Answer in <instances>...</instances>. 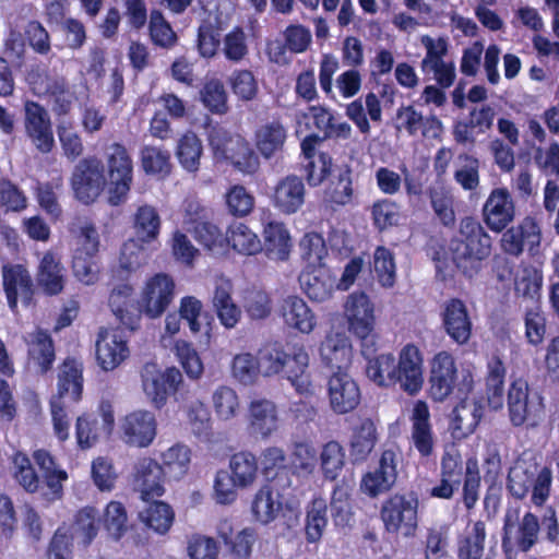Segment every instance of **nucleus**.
<instances>
[{"label": "nucleus", "mask_w": 559, "mask_h": 559, "mask_svg": "<svg viewBox=\"0 0 559 559\" xmlns=\"http://www.w3.org/2000/svg\"><path fill=\"white\" fill-rule=\"evenodd\" d=\"M108 202L117 206L126 202L133 180V162L124 145L112 143L106 153Z\"/></svg>", "instance_id": "obj_4"}, {"label": "nucleus", "mask_w": 559, "mask_h": 559, "mask_svg": "<svg viewBox=\"0 0 559 559\" xmlns=\"http://www.w3.org/2000/svg\"><path fill=\"white\" fill-rule=\"evenodd\" d=\"M273 205L283 214H294L305 202V185L297 176H287L275 187Z\"/></svg>", "instance_id": "obj_28"}, {"label": "nucleus", "mask_w": 559, "mask_h": 559, "mask_svg": "<svg viewBox=\"0 0 559 559\" xmlns=\"http://www.w3.org/2000/svg\"><path fill=\"white\" fill-rule=\"evenodd\" d=\"M141 382L143 392L156 408L166 404L169 394H174L177 402L187 401L189 391L185 390L182 374L176 367L162 371L156 364L147 362L141 370Z\"/></svg>", "instance_id": "obj_2"}, {"label": "nucleus", "mask_w": 559, "mask_h": 559, "mask_svg": "<svg viewBox=\"0 0 559 559\" xmlns=\"http://www.w3.org/2000/svg\"><path fill=\"white\" fill-rule=\"evenodd\" d=\"M320 357L330 369L346 371L353 359V347L346 333L333 330L328 332L320 345Z\"/></svg>", "instance_id": "obj_21"}, {"label": "nucleus", "mask_w": 559, "mask_h": 559, "mask_svg": "<svg viewBox=\"0 0 559 559\" xmlns=\"http://www.w3.org/2000/svg\"><path fill=\"white\" fill-rule=\"evenodd\" d=\"M129 356L127 341L118 330L100 329L96 341V357L104 370H114Z\"/></svg>", "instance_id": "obj_22"}, {"label": "nucleus", "mask_w": 559, "mask_h": 559, "mask_svg": "<svg viewBox=\"0 0 559 559\" xmlns=\"http://www.w3.org/2000/svg\"><path fill=\"white\" fill-rule=\"evenodd\" d=\"M70 231L76 238L74 254L96 257L99 250V235L94 224L86 218H76L70 226Z\"/></svg>", "instance_id": "obj_38"}, {"label": "nucleus", "mask_w": 559, "mask_h": 559, "mask_svg": "<svg viewBox=\"0 0 559 559\" xmlns=\"http://www.w3.org/2000/svg\"><path fill=\"white\" fill-rule=\"evenodd\" d=\"M122 440L130 447L146 448L155 439L157 423L155 415L146 409L127 414L120 424Z\"/></svg>", "instance_id": "obj_13"}, {"label": "nucleus", "mask_w": 559, "mask_h": 559, "mask_svg": "<svg viewBox=\"0 0 559 559\" xmlns=\"http://www.w3.org/2000/svg\"><path fill=\"white\" fill-rule=\"evenodd\" d=\"M212 405L216 417L224 421L234 419L240 411L237 392L227 385H221L213 392Z\"/></svg>", "instance_id": "obj_49"}, {"label": "nucleus", "mask_w": 559, "mask_h": 559, "mask_svg": "<svg viewBox=\"0 0 559 559\" xmlns=\"http://www.w3.org/2000/svg\"><path fill=\"white\" fill-rule=\"evenodd\" d=\"M409 421L411 441L421 457H428L435 450V438L430 423V412L427 403L421 400L414 402Z\"/></svg>", "instance_id": "obj_20"}, {"label": "nucleus", "mask_w": 559, "mask_h": 559, "mask_svg": "<svg viewBox=\"0 0 559 559\" xmlns=\"http://www.w3.org/2000/svg\"><path fill=\"white\" fill-rule=\"evenodd\" d=\"M27 207L25 193L12 181L0 179V209L8 212H22Z\"/></svg>", "instance_id": "obj_64"}, {"label": "nucleus", "mask_w": 559, "mask_h": 559, "mask_svg": "<svg viewBox=\"0 0 559 559\" xmlns=\"http://www.w3.org/2000/svg\"><path fill=\"white\" fill-rule=\"evenodd\" d=\"M278 427L276 405L266 399L252 400L248 406V428L254 436L269 438Z\"/></svg>", "instance_id": "obj_27"}, {"label": "nucleus", "mask_w": 559, "mask_h": 559, "mask_svg": "<svg viewBox=\"0 0 559 559\" xmlns=\"http://www.w3.org/2000/svg\"><path fill=\"white\" fill-rule=\"evenodd\" d=\"M227 245L240 254L253 255L262 250L258 235L242 223H235L227 231Z\"/></svg>", "instance_id": "obj_40"}, {"label": "nucleus", "mask_w": 559, "mask_h": 559, "mask_svg": "<svg viewBox=\"0 0 559 559\" xmlns=\"http://www.w3.org/2000/svg\"><path fill=\"white\" fill-rule=\"evenodd\" d=\"M314 127L323 133L322 139H348L352 127L347 122H337L332 112L321 106L310 107Z\"/></svg>", "instance_id": "obj_37"}, {"label": "nucleus", "mask_w": 559, "mask_h": 559, "mask_svg": "<svg viewBox=\"0 0 559 559\" xmlns=\"http://www.w3.org/2000/svg\"><path fill=\"white\" fill-rule=\"evenodd\" d=\"M418 498L414 493L391 496L380 511L385 530L390 533L402 530L404 536H414L418 527Z\"/></svg>", "instance_id": "obj_5"}, {"label": "nucleus", "mask_w": 559, "mask_h": 559, "mask_svg": "<svg viewBox=\"0 0 559 559\" xmlns=\"http://www.w3.org/2000/svg\"><path fill=\"white\" fill-rule=\"evenodd\" d=\"M328 504L323 498H314L307 508L305 533L308 543H318L328 526Z\"/></svg>", "instance_id": "obj_44"}, {"label": "nucleus", "mask_w": 559, "mask_h": 559, "mask_svg": "<svg viewBox=\"0 0 559 559\" xmlns=\"http://www.w3.org/2000/svg\"><path fill=\"white\" fill-rule=\"evenodd\" d=\"M260 371L259 359L250 353L238 354L231 362L233 378L243 385L254 383Z\"/></svg>", "instance_id": "obj_59"}, {"label": "nucleus", "mask_w": 559, "mask_h": 559, "mask_svg": "<svg viewBox=\"0 0 559 559\" xmlns=\"http://www.w3.org/2000/svg\"><path fill=\"white\" fill-rule=\"evenodd\" d=\"M344 316L348 330L360 340L371 336L374 324V306L364 292L352 293L345 302Z\"/></svg>", "instance_id": "obj_12"}, {"label": "nucleus", "mask_w": 559, "mask_h": 559, "mask_svg": "<svg viewBox=\"0 0 559 559\" xmlns=\"http://www.w3.org/2000/svg\"><path fill=\"white\" fill-rule=\"evenodd\" d=\"M201 100L212 114L223 115L228 110L227 93L224 84L217 79L204 84L201 90Z\"/></svg>", "instance_id": "obj_57"}, {"label": "nucleus", "mask_w": 559, "mask_h": 559, "mask_svg": "<svg viewBox=\"0 0 559 559\" xmlns=\"http://www.w3.org/2000/svg\"><path fill=\"white\" fill-rule=\"evenodd\" d=\"M306 295L316 301L329 299L336 288V276L326 267H316L299 277Z\"/></svg>", "instance_id": "obj_32"}, {"label": "nucleus", "mask_w": 559, "mask_h": 559, "mask_svg": "<svg viewBox=\"0 0 559 559\" xmlns=\"http://www.w3.org/2000/svg\"><path fill=\"white\" fill-rule=\"evenodd\" d=\"M377 442V432L373 421L364 419L354 430L350 441V456L355 462L367 460Z\"/></svg>", "instance_id": "obj_41"}, {"label": "nucleus", "mask_w": 559, "mask_h": 559, "mask_svg": "<svg viewBox=\"0 0 559 559\" xmlns=\"http://www.w3.org/2000/svg\"><path fill=\"white\" fill-rule=\"evenodd\" d=\"M368 379L379 386H391L397 384L399 378L395 372V358L392 354H382L369 359L366 366Z\"/></svg>", "instance_id": "obj_43"}, {"label": "nucleus", "mask_w": 559, "mask_h": 559, "mask_svg": "<svg viewBox=\"0 0 559 559\" xmlns=\"http://www.w3.org/2000/svg\"><path fill=\"white\" fill-rule=\"evenodd\" d=\"M328 399L331 409L344 415L359 405L361 394L358 384L346 371H334L328 380Z\"/></svg>", "instance_id": "obj_14"}, {"label": "nucleus", "mask_w": 559, "mask_h": 559, "mask_svg": "<svg viewBox=\"0 0 559 559\" xmlns=\"http://www.w3.org/2000/svg\"><path fill=\"white\" fill-rule=\"evenodd\" d=\"M300 254L310 267H323L328 255V248L323 237L318 233L306 234L299 243Z\"/></svg>", "instance_id": "obj_53"}, {"label": "nucleus", "mask_w": 559, "mask_h": 559, "mask_svg": "<svg viewBox=\"0 0 559 559\" xmlns=\"http://www.w3.org/2000/svg\"><path fill=\"white\" fill-rule=\"evenodd\" d=\"M354 195L352 170L348 166L340 169L338 175L333 179L325 191V200L335 205H347Z\"/></svg>", "instance_id": "obj_51"}, {"label": "nucleus", "mask_w": 559, "mask_h": 559, "mask_svg": "<svg viewBox=\"0 0 559 559\" xmlns=\"http://www.w3.org/2000/svg\"><path fill=\"white\" fill-rule=\"evenodd\" d=\"M29 358L46 372L55 360V346L51 336L37 329L25 336Z\"/></svg>", "instance_id": "obj_35"}, {"label": "nucleus", "mask_w": 559, "mask_h": 559, "mask_svg": "<svg viewBox=\"0 0 559 559\" xmlns=\"http://www.w3.org/2000/svg\"><path fill=\"white\" fill-rule=\"evenodd\" d=\"M142 523L156 533L165 534L174 522V511L170 506L162 501H154L139 512Z\"/></svg>", "instance_id": "obj_46"}, {"label": "nucleus", "mask_w": 559, "mask_h": 559, "mask_svg": "<svg viewBox=\"0 0 559 559\" xmlns=\"http://www.w3.org/2000/svg\"><path fill=\"white\" fill-rule=\"evenodd\" d=\"M542 227L533 216H525L518 225L503 231L500 239L502 251L512 257H520L527 250L531 257L539 253Z\"/></svg>", "instance_id": "obj_6"}, {"label": "nucleus", "mask_w": 559, "mask_h": 559, "mask_svg": "<svg viewBox=\"0 0 559 559\" xmlns=\"http://www.w3.org/2000/svg\"><path fill=\"white\" fill-rule=\"evenodd\" d=\"M175 353L186 374L193 380L200 379L204 367L193 346L186 341L179 340L175 344Z\"/></svg>", "instance_id": "obj_61"}, {"label": "nucleus", "mask_w": 559, "mask_h": 559, "mask_svg": "<svg viewBox=\"0 0 559 559\" xmlns=\"http://www.w3.org/2000/svg\"><path fill=\"white\" fill-rule=\"evenodd\" d=\"M309 355L302 346H295L285 360L284 377L290 382L295 391L305 397L314 394V385L308 371Z\"/></svg>", "instance_id": "obj_24"}, {"label": "nucleus", "mask_w": 559, "mask_h": 559, "mask_svg": "<svg viewBox=\"0 0 559 559\" xmlns=\"http://www.w3.org/2000/svg\"><path fill=\"white\" fill-rule=\"evenodd\" d=\"M133 288L129 284L116 286L109 295V307L122 325L129 330H135L139 323V316L130 313L128 306L132 296Z\"/></svg>", "instance_id": "obj_39"}, {"label": "nucleus", "mask_w": 559, "mask_h": 559, "mask_svg": "<svg viewBox=\"0 0 559 559\" xmlns=\"http://www.w3.org/2000/svg\"><path fill=\"white\" fill-rule=\"evenodd\" d=\"M143 170L150 175H168L171 170L170 154L153 145H144L140 151Z\"/></svg>", "instance_id": "obj_52"}, {"label": "nucleus", "mask_w": 559, "mask_h": 559, "mask_svg": "<svg viewBox=\"0 0 559 559\" xmlns=\"http://www.w3.org/2000/svg\"><path fill=\"white\" fill-rule=\"evenodd\" d=\"M2 285L8 306L12 312H17V302L29 306L35 286L29 272L20 264L4 265L2 267Z\"/></svg>", "instance_id": "obj_15"}, {"label": "nucleus", "mask_w": 559, "mask_h": 559, "mask_svg": "<svg viewBox=\"0 0 559 559\" xmlns=\"http://www.w3.org/2000/svg\"><path fill=\"white\" fill-rule=\"evenodd\" d=\"M203 146L201 140L193 132L185 133L178 141L176 156L179 164L190 173H195L200 167Z\"/></svg>", "instance_id": "obj_45"}, {"label": "nucleus", "mask_w": 559, "mask_h": 559, "mask_svg": "<svg viewBox=\"0 0 559 559\" xmlns=\"http://www.w3.org/2000/svg\"><path fill=\"white\" fill-rule=\"evenodd\" d=\"M442 324L452 341L460 345L468 342L472 335V321L467 308L460 299H451L444 305Z\"/></svg>", "instance_id": "obj_26"}, {"label": "nucleus", "mask_w": 559, "mask_h": 559, "mask_svg": "<svg viewBox=\"0 0 559 559\" xmlns=\"http://www.w3.org/2000/svg\"><path fill=\"white\" fill-rule=\"evenodd\" d=\"M235 144L237 146L226 160H229L231 165L242 174H254L259 168V157L243 138L236 140Z\"/></svg>", "instance_id": "obj_62"}, {"label": "nucleus", "mask_w": 559, "mask_h": 559, "mask_svg": "<svg viewBox=\"0 0 559 559\" xmlns=\"http://www.w3.org/2000/svg\"><path fill=\"white\" fill-rule=\"evenodd\" d=\"M539 522L536 515L527 512L516 526L510 514L506 515L503 526L502 547L504 549L518 547L520 550L528 551L537 542Z\"/></svg>", "instance_id": "obj_18"}, {"label": "nucleus", "mask_w": 559, "mask_h": 559, "mask_svg": "<svg viewBox=\"0 0 559 559\" xmlns=\"http://www.w3.org/2000/svg\"><path fill=\"white\" fill-rule=\"evenodd\" d=\"M252 513L262 524L272 522L281 510V502H276L269 487H262L254 496Z\"/></svg>", "instance_id": "obj_58"}, {"label": "nucleus", "mask_w": 559, "mask_h": 559, "mask_svg": "<svg viewBox=\"0 0 559 559\" xmlns=\"http://www.w3.org/2000/svg\"><path fill=\"white\" fill-rule=\"evenodd\" d=\"M105 182L103 165L96 157L80 160L71 177L75 198L85 204L94 202L99 197Z\"/></svg>", "instance_id": "obj_10"}, {"label": "nucleus", "mask_w": 559, "mask_h": 559, "mask_svg": "<svg viewBox=\"0 0 559 559\" xmlns=\"http://www.w3.org/2000/svg\"><path fill=\"white\" fill-rule=\"evenodd\" d=\"M191 233L199 243L213 253L223 252L227 246V234H223L222 230L212 222V218L204 224L194 227Z\"/></svg>", "instance_id": "obj_55"}, {"label": "nucleus", "mask_w": 559, "mask_h": 559, "mask_svg": "<svg viewBox=\"0 0 559 559\" xmlns=\"http://www.w3.org/2000/svg\"><path fill=\"white\" fill-rule=\"evenodd\" d=\"M320 463L325 479L335 480L345 465V451L337 441L326 442L320 453Z\"/></svg>", "instance_id": "obj_50"}, {"label": "nucleus", "mask_w": 559, "mask_h": 559, "mask_svg": "<svg viewBox=\"0 0 559 559\" xmlns=\"http://www.w3.org/2000/svg\"><path fill=\"white\" fill-rule=\"evenodd\" d=\"M66 273L60 259L52 252H46L38 265L37 285L48 296L59 295L64 288Z\"/></svg>", "instance_id": "obj_30"}, {"label": "nucleus", "mask_w": 559, "mask_h": 559, "mask_svg": "<svg viewBox=\"0 0 559 559\" xmlns=\"http://www.w3.org/2000/svg\"><path fill=\"white\" fill-rule=\"evenodd\" d=\"M515 218L514 201L506 188H496L483 206V219L488 228L501 233Z\"/></svg>", "instance_id": "obj_17"}, {"label": "nucleus", "mask_w": 559, "mask_h": 559, "mask_svg": "<svg viewBox=\"0 0 559 559\" xmlns=\"http://www.w3.org/2000/svg\"><path fill=\"white\" fill-rule=\"evenodd\" d=\"M164 472L155 460L143 457L134 467V487L141 493L143 501L163 496L165 489L162 484Z\"/></svg>", "instance_id": "obj_25"}, {"label": "nucleus", "mask_w": 559, "mask_h": 559, "mask_svg": "<svg viewBox=\"0 0 559 559\" xmlns=\"http://www.w3.org/2000/svg\"><path fill=\"white\" fill-rule=\"evenodd\" d=\"M396 478V455L393 451L385 450L380 457L378 468L364 475L360 488L367 496L376 498L391 490Z\"/></svg>", "instance_id": "obj_19"}, {"label": "nucleus", "mask_w": 559, "mask_h": 559, "mask_svg": "<svg viewBox=\"0 0 559 559\" xmlns=\"http://www.w3.org/2000/svg\"><path fill=\"white\" fill-rule=\"evenodd\" d=\"M483 417L481 404L472 399L463 400L454 409L450 424L453 439L462 440L474 432Z\"/></svg>", "instance_id": "obj_31"}, {"label": "nucleus", "mask_w": 559, "mask_h": 559, "mask_svg": "<svg viewBox=\"0 0 559 559\" xmlns=\"http://www.w3.org/2000/svg\"><path fill=\"white\" fill-rule=\"evenodd\" d=\"M420 43L426 49V55L420 62L423 73L432 74L440 87H450L453 84L456 74L454 62L445 60V56L448 53L447 39L442 37L432 38L429 35H423Z\"/></svg>", "instance_id": "obj_7"}, {"label": "nucleus", "mask_w": 559, "mask_h": 559, "mask_svg": "<svg viewBox=\"0 0 559 559\" xmlns=\"http://www.w3.org/2000/svg\"><path fill=\"white\" fill-rule=\"evenodd\" d=\"M229 467L231 476L239 488L251 486L258 476V463L250 452H238L230 457Z\"/></svg>", "instance_id": "obj_47"}, {"label": "nucleus", "mask_w": 559, "mask_h": 559, "mask_svg": "<svg viewBox=\"0 0 559 559\" xmlns=\"http://www.w3.org/2000/svg\"><path fill=\"white\" fill-rule=\"evenodd\" d=\"M82 394V371L79 365L67 359L59 371L58 391L52 399H60L67 402L76 403Z\"/></svg>", "instance_id": "obj_33"}, {"label": "nucleus", "mask_w": 559, "mask_h": 559, "mask_svg": "<svg viewBox=\"0 0 559 559\" xmlns=\"http://www.w3.org/2000/svg\"><path fill=\"white\" fill-rule=\"evenodd\" d=\"M280 313L287 326L301 333L309 334L317 325L314 313L298 296H287L283 299Z\"/></svg>", "instance_id": "obj_29"}, {"label": "nucleus", "mask_w": 559, "mask_h": 559, "mask_svg": "<svg viewBox=\"0 0 559 559\" xmlns=\"http://www.w3.org/2000/svg\"><path fill=\"white\" fill-rule=\"evenodd\" d=\"M24 130L38 152L48 154L55 147L51 118L43 105L33 100L24 103Z\"/></svg>", "instance_id": "obj_9"}, {"label": "nucleus", "mask_w": 559, "mask_h": 559, "mask_svg": "<svg viewBox=\"0 0 559 559\" xmlns=\"http://www.w3.org/2000/svg\"><path fill=\"white\" fill-rule=\"evenodd\" d=\"M175 297V282L165 273L155 274L143 288L141 310L151 319L160 317Z\"/></svg>", "instance_id": "obj_11"}, {"label": "nucleus", "mask_w": 559, "mask_h": 559, "mask_svg": "<svg viewBox=\"0 0 559 559\" xmlns=\"http://www.w3.org/2000/svg\"><path fill=\"white\" fill-rule=\"evenodd\" d=\"M191 455L185 444H175L162 453V468L166 476L179 479L189 469Z\"/></svg>", "instance_id": "obj_48"}, {"label": "nucleus", "mask_w": 559, "mask_h": 559, "mask_svg": "<svg viewBox=\"0 0 559 559\" xmlns=\"http://www.w3.org/2000/svg\"><path fill=\"white\" fill-rule=\"evenodd\" d=\"M135 238L142 242L150 243L157 239L160 229V217L151 205L140 206L133 219Z\"/></svg>", "instance_id": "obj_42"}, {"label": "nucleus", "mask_w": 559, "mask_h": 559, "mask_svg": "<svg viewBox=\"0 0 559 559\" xmlns=\"http://www.w3.org/2000/svg\"><path fill=\"white\" fill-rule=\"evenodd\" d=\"M456 379L454 358L447 352L438 353L431 364L430 395L437 402L444 401L453 391Z\"/></svg>", "instance_id": "obj_23"}, {"label": "nucleus", "mask_w": 559, "mask_h": 559, "mask_svg": "<svg viewBox=\"0 0 559 559\" xmlns=\"http://www.w3.org/2000/svg\"><path fill=\"white\" fill-rule=\"evenodd\" d=\"M286 136V129L280 121L267 122L255 132L257 148L269 159L283 148Z\"/></svg>", "instance_id": "obj_36"}, {"label": "nucleus", "mask_w": 559, "mask_h": 559, "mask_svg": "<svg viewBox=\"0 0 559 559\" xmlns=\"http://www.w3.org/2000/svg\"><path fill=\"white\" fill-rule=\"evenodd\" d=\"M150 36L154 45L171 48L177 41V35L160 11L153 10L150 15Z\"/></svg>", "instance_id": "obj_60"}, {"label": "nucleus", "mask_w": 559, "mask_h": 559, "mask_svg": "<svg viewBox=\"0 0 559 559\" xmlns=\"http://www.w3.org/2000/svg\"><path fill=\"white\" fill-rule=\"evenodd\" d=\"M264 249L272 260L284 261L290 253V236L281 222H269L263 229Z\"/></svg>", "instance_id": "obj_34"}, {"label": "nucleus", "mask_w": 559, "mask_h": 559, "mask_svg": "<svg viewBox=\"0 0 559 559\" xmlns=\"http://www.w3.org/2000/svg\"><path fill=\"white\" fill-rule=\"evenodd\" d=\"M452 260L467 276L478 272L480 262L491 252V237L473 217L460 222L457 235L450 242Z\"/></svg>", "instance_id": "obj_1"}, {"label": "nucleus", "mask_w": 559, "mask_h": 559, "mask_svg": "<svg viewBox=\"0 0 559 559\" xmlns=\"http://www.w3.org/2000/svg\"><path fill=\"white\" fill-rule=\"evenodd\" d=\"M395 372L397 384L403 391L413 395L423 388V356L417 346L406 344L401 349L399 361H395Z\"/></svg>", "instance_id": "obj_16"}, {"label": "nucleus", "mask_w": 559, "mask_h": 559, "mask_svg": "<svg viewBox=\"0 0 559 559\" xmlns=\"http://www.w3.org/2000/svg\"><path fill=\"white\" fill-rule=\"evenodd\" d=\"M222 51L224 57L234 63H239L249 55V46L245 31L236 26L223 38Z\"/></svg>", "instance_id": "obj_56"}, {"label": "nucleus", "mask_w": 559, "mask_h": 559, "mask_svg": "<svg viewBox=\"0 0 559 559\" xmlns=\"http://www.w3.org/2000/svg\"><path fill=\"white\" fill-rule=\"evenodd\" d=\"M145 243L133 238L122 245L119 257V265L122 270L133 272L147 262L150 253Z\"/></svg>", "instance_id": "obj_54"}, {"label": "nucleus", "mask_w": 559, "mask_h": 559, "mask_svg": "<svg viewBox=\"0 0 559 559\" xmlns=\"http://www.w3.org/2000/svg\"><path fill=\"white\" fill-rule=\"evenodd\" d=\"M551 479L548 467L539 468L535 463L520 461L509 472L508 488L518 499H523L532 489V502L540 507L549 497Z\"/></svg>", "instance_id": "obj_3"}, {"label": "nucleus", "mask_w": 559, "mask_h": 559, "mask_svg": "<svg viewBox=\"0 0 559 559\" xmlns=\"http://www.w3.org/2000/svg\"><path fill=\"white\" fill-rule=\"evenodd\" d=\"M62 188L61 180L55 182H40L36 188V198L39 206L51 217L58 218L62 213L58 202V193Z\"/></svg>", "instance_id": "obj_63"}, {"label": "nucleus", "mask_w": 559, "mask_h": 559, "mask_svg": "<svg viewBox=\"0 0 559 559\" xmlns=\"http://www.w3.org/2000/svg\"><path fill=\"white\" fill-rule=\"evenodd\" d=\"M507 404L509 418L513 426H535L542 413L538 399L532 396L527 381L522 378L515 379L510 384Z\"/></svg>", "instance_id": "obj_8"}]
</instances>
